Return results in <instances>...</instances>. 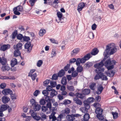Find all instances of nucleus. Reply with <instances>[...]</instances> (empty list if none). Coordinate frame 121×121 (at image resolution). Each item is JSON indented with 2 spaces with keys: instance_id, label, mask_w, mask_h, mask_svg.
<instances>
[{
  "instance_id": "obj_49",
  "label": "nucleus",
  "mask_w": 121,
  "mask_h": 121,
  "mask_svg": "<svg viewBox=\"0 0 121 121\" xmlns=\"http://www.w3.org/2000/svg\"><path fill=\"white\" fill-rule=\"evenodd\" d=\"M58 75H57L56 74H54L52 76V80H57L58 79Z\"/></svg>"
},
{
  "instance_id": "obj_29",
  "label": "nucleus",
  "mask_w": 121,
  "mask_h": 121,
  "mask_svg": "<svg viewBox=\"0 0 121 121\" xmlns=\"http://www.w3.org/2000/svg\"><path fill=\"white\" fill-rule=\"evenodd\" d=\"M61 83L63 85H66L67 83V80L66 77L65 76H64L62 77V78L61 81Z\"/></svg>"
},
{
  "instance_id": "obj_40",
  "label": "nucleus",
  "mask_w": 121,
  "mask_h": 121,
  "mask_svg": "<svg viewBox=\"0 0 121 121\" xmlns=\"http://www.w3.org/2000/svg\"><path fill=\"white\" fill-rule=\"evenodd\" d=\"M50 84L51 86L52 87H55L56 85V82H53L52 81H50Z\"/></svg>"
},
{
  "instance_id": "obj_19",
  "label": "nucleus",
  "mask_w": 121,
  "mask_h": 121,
  "mask_svg": "<svg viewBox=\"0 0 121 121\" xmlns=\"http://www.w3.org/2000/svg\"><path fill=\"white\" fill-rule=\"evenodd\" d=\"M90 118L89 115L88 113H86L83 116V119L82 121H87L88 120L89 118Z\"/></svg>"
},
{
  "instance_id": "obj_43",
  "label": "nucleus",
  "mask_w": 121,
  "mask_h": 121,
  "mask_svg": "<svg viewBox=\"0 0 121 121\" xmlns=\"http://www.w3.org/2000/svg\"><path fill=\"white\" fill-rule=\"evenodd\" d=\"M46 31L45 30H41L39 31V35L41 36H43L46 33Z\"/></svg>"
},
{
  "instance_id": "obj_15",
  "label": "nucleus",
  "mask_w": 121,
  "mask_h": 121,
  "mask_svg": "<svg viewBox=\"0 0 121 121\" xmlns=\"http://www.w3.org/2000/svg\"><path fill=\"white\" fill-rule=\"evenodd\" d=\"M2 102L5 104L8 102L10 100L9 98L6 96H4L2 98Z\"/></svg>"
},
{
  "instance_id": "obj_59",
  "label": "nucleus",
  "mask_w": 121,
  "mask_h": 121,
  "mask_svg": "<svg viewBox=\"0 0 121 121\" xmlns=\"http://www.w3.org/2000/svg\"><path fill=\"white\" fill-rule=\"evenodd\" d=\"M48 103L47 104V108H49V109H51V108L52 107V104L50 102H47Z\"/></svg>"
},
{
  "instance_id": "obj_36",
  "label": "nucleus",
  "mask_w": 121,
  "mask_h": 121,
  "mask_svg": "<svg viewBox=\"0 0 121 121\" xmlns=\"http://www.w3.org/2000/svg\"><path fill=\"white\" fill-rule=\"evenodd\" d=\"M17 63V60L16 59H15L14 60L12 61L11 62V65L12 67L14 66Z\"/></svg>"
},
{
  "instance_id": "obj_57",
  "label": "nucleus",
  "mask_w": 121,
  "mask_h": 121,
  "mask_svg": "<svg viewBox=\"0 0 121 121\" xmlns=\"http://www.w3.org/2000/svg\"><path fill=\"white\" fill-rule=\"evenodd\" d=\"M52 87L50 85H48L46 87V90L48 91H50L53 90Z\"/></svg>"
},
{
  "instance_id": "obj_12",
  "label": "nucleus",
  "mask_w": 121,
  "mask_h": 121,
  "mask_svg": "<svg viewBox=\"0 0 121 121\" xmlns=\"http://www.w3.org/2000/svg\"><path fill=\"white\" fill-rule=\"evenodd\" d=\"M104 89V88L102 85H100L98 87L97 89V91H96V94L99 95L100 94Z\"/></svg>"
},
{
  "instance_id": "obj_14",
  "label": "nucleus",
  "mask_w": 121,
  "mask_h": 121,
  "mask_svg": "<svg viewBox=\"0 0 121 121\" xmlns=\"http://www.w3.org/2000/svg\"><path fill=\"white\" fill-rule=\"evenodd\" d=\"M75 96L77 97V98H80L81 99H83L85 97V95L83 93H77L75 94Z\"/></svg>"
},
{
  "instance_id": "obj_25",
  "label": "nucleus",
  "mask_w": 121,
  "mask_h": 121,
  "mask_svg": "<svg viewBox=\"0 0 121 121\" xmlns=\"http://www.w3.org/2000/svg\"><path fill=\"white\" fill-rule=\"evenodd\" d=\"M66 118L69 121H73L75 119L74 117H73L72 114L71 115H68L66 116Z\"/></svg>"
},
{
  "instance_id": "obj_7",
  "label": "nucleus",
  "mask_w": 121,
  "mask_h": 121,
  "mask_svg": "<svg viewBox=\"0 0 121 121\" xmlns=\"http://www.w3.org/2000/svg\"><path fill=\"white\" fill-rule=\"evenodd\" d=\"M103 111L102 109L100 108H97L96 109L95 112L97 114L96 117L98 119H100L101 117H102Z\"/></svg>"
},
{
  "instance_id": "obj_48",
  "label": "nucleus",
  "mask_w": 121,
  "mask_h": 121,
  "mask_svg": "<svg viewBox=\"0 0 121 121\" xmlns=\"http://www.w3.org/2000/svg\"><path fill=\"white\" fill-rule=\"evenodd\" d=\"M86 65V66L89 68L93 65V64L91 62H88L86 63L85 64Z\"/></svg>"
},
{
  "instance_id": "obj_39",
  "label": "nucleus",
  "mask_w": 121,
  "mask_h": 121,
  "mask_svg": "<svg viewBox=\"0 0 121 121\" xmlns=\"http://www.w3.org/2000/svg\"><path fill=\"white\" fill-rule=\"evenodd\" d=\"M23 41H24L28 42L30 40V39L29 37L25 36H23Z\"/></svg>"
},
{
  "instance_id": "obj_52",
  "label": "nucleus",
  "mask_w": 121,
  "mask_h": 121,
  "mask_svg": "<svg viewBox=\"0 0 121 121\" xmlns=\"http://www.w3.org/2000/svg\"><path fill=\"white\" fill-rule=\"evenodd\" d=\"M63 115L61 114L59 115L58 117V119H57V121H61V119L63 117Z\"/></svg>"
},
{
  "instance_id": "obj_30",
  "label": "nucleus",
  "mask_w": 121,
  "mask_h": 121,
  "mask_svg": "<svg viewBox=\"0 0 121 121\" xmlns=\"http://www.w3.org/2000/svg\"><path fill=\"white\" fill-rule=\"evenodd\" d=\"M77 68V72L78 73L81 72L83 70V68L82 67L81 65H78Z\"/></svg>"
},
{
  "instance_id": "obj_55",
  "label": "nucleus",
  "mask_w": 121,
  "mask_h": 121,
  "mask_svg": "<svg viewBox=\"0 0 121 121\" xmlns=\"http://www.w3.org/2000/svg\"><path fill=\"white\" fill-rule=\"evenodd\" d=\"M48 91L46 90H44L42 92V94L44 95V96H46L48 95Z\"/></svg>"
},
{
  "instance_id": "obj_26",
  "label": "nucleus",
  "mask_w": 121,
  "mask_h": 121,
  "mask_svg": "<svg viewBox=\"0 0 121 121\" xmlns=\"http://www.w3.org/2000/svg\"><path fill=\"white\" fill-rule=\"evenodd\" d=\"M8 105L7 104L6 105H2L1 107H0V110L4 111L8 108Z\"/></svg>"
},
{
  "instance_id": "obj_41",
  "label": "nucleus",
  "mask_w": 121,
  "mask_h": 121,
  "mask_svg": "<svg viewBox=\"0 0 121 121\" xmlns=\"http://www.w3.org/2000/svg\"><path fill=\"white\" fill-rule=\"evenodd\" d=\"M90 54L89 53L85 55L84 57L86 60H88L91 57Z\"/></svg>"
},
{
  "instance_id": "obj_34",
  "label": "nucleus",
  "mask_w": 121,
  "mask_h": 121,
  "mask_svg": "<svg viewBox=\"0 0 121 121\" xmlns=\"http://www.w3.org/2000/svg\"><path fill=\"white\" fill-rule=\"evenodd\" d=\"M37 76V74L36 73H35L33 74H31L30 75H28L31 78L33 81H34L35 80Z\"/></svg>"
},
{
  "instance_id": "obj_58",
  "label": "nucleus",
  "mask_w": 121,
  "mask_h": 121,
  "mask_svg": "<svg viewBox=\"0 0 121 121\" xmlns=\"http://www.w3.org/2000/svg\"><path fill=\"white\" fill-rule=\"evenodd\" d=\"M94 106L96 108H100L101 105L99 103H95L94 104Z\"/></svg>"
},
{
  "instance_id": "obj_21",
  "label": "nucleus",
  "mask_w": 121,
  "mask_h": 121,
  "mask_svg": "<svg viewBox=\"0 0 121 121\" xmlns=\"http://www.w3.org/2000/svg\"><path fill=\"white\" fill-rule=\"evenodd\" d=\"M90 89L92 90H94L96 87V84L94 82L91 83L89 85Z\"/></svg>"
},
{
  "instance_id": "obj_11",
  "label": "nucleus",
  "mask_w": 121,
  "mask_h": 121,
  "mask_svg": "<svg viewBox=\"0 0 121 121\" xmlns=\"http://www.w3.org/2000/svg\"><path fill=\"white\" fill-rule=\"evenodd\" d=\"M22 44L21 43H19L16 45H14L13 46V48L15 50L21 49L22 48Z\"/></svg>"
},
{
  "instance_id": "obj_56",
  "label": "nucleus",
  "mask_w": 121,
  "mask_h": 121,
  "mask_svg": "<svg viewBox=\"0 0 121 121\" xmlns=\"http://www.w3.org/2000/svg\"><path fill=\"white\" fill-rule=\"evenodd\" d=\"M36 1V0H30L29 2L31 6L34 5Z\"/></svg>"
},
{
  "instance_id": "obj_35",
  "label": "nucleus",
  "mask_w": 121,
  "mask_h": 121,
  "mask_svg": "<svg viewBox=\"0 0 121 121\" xmlns=\"http://www.w3.org/2000/svg\"><path fill=\"white\" fill-rule=\"evenodd\" d=\"M67 88L69 91H74V87L73 86H67Z\"/></svg>"
},
{
  "instance_id": "obj_5",
  "label": "nucleus",
  "mask_w": 121,
  "mask_h": 121,
  "mask_svg": "<svg viewBox=\"0 0 121 121\" xmlns=\"http://www.w3.org/2000/svg\"><path fill=\"white\" fill-rule=\"evenodd\" d=\"M89 103L87 100H85L83 102L84 107H83L82 109V112L85 113H86L87 112L88 109L90 108V106L89 105Z\"/></svg>"
},
{
  "instance_id": "obj_45",
  "label": "nucleus",
  "mask_w": 121,
  "mask_h": 121,
  "mask_svg": "<svg viewBox=\"0 0 121 121\" xmlns=\"http://www.w3.org/2000/svg\"><path fill=\"white\" fill-rule=\"evenodd\" d=\"M15 8H16L17 10L20 12H22L23 10V7L21 6H18Z\"/></svg>"
},
{
  "instance_id": "obj_54",
  "label": "nucleus",
  "mask_w": 121,
  "mask_h": 121,
  "mask_svg": "<svg viewBox=\"0 0 121 121\" xmlns=\"http://www.w3.org/2000/svg\"><path fill=\"white\" fill-rule=\"evenodd\" d=\"M64 113L66 114H69L70 112V109L68 108H67L65 110H64Z\"/></svg>"
},
{
  "instance_id": "obj_1",
  "label": "nucleus",
  "mask_w": 121,
  "mask_h": 121,
  "mask_svg": "<svg viewBox=\"0 0 121 121\" xmlns=\"http://www.w3.org/2000/svg\"><path fill=\"white\" fill-rule=\"evenodd\" d=\"M102 61L104 64V66L107 68L108 70H109L113 69L114 65L115 64L116 61L115 60H111L109 56H104L103 60H101L100 62Z\"/></svg>"
},
{
  "instance_id": "obj_18",
  "label": "nucleus",
  "mask_w": 121,
  "mask_h": 121,
  "mask_svg": "<svg viewBox=\"0 0 121 121\" xmlns=\"http://www.w3.org/2000/svg\"><path fill=\"white\" fill-rule=\"evenodd\" d=\"M73 100L75 103L81 105L82 104V102L81 100L77 98H74Z\"/></svg>"
},
{
  "instance_id": "obj_46",
  "label": "nucleus",
  "mask_w": 121,
  "mask_h": 121,
  "mask_svg": "<svg viewBox=\"0 0 121 121\" xmlns=\"http://www.w3.org/2000/svg\"><path fill=\"white\" fill-rule=\"evenodd\" d=\"M40 104L41 105H44L46 103V101L44 98L41 99L39 101Z\"/></svg>"
},
{
  "instance_id": "obj_6",
  "label": "nucleus",
  "mask_w": 121,
  "mask_h": 121,
  "mask_svg": "<svg viewBox=\"0 0 121 121\" xmlns=\"http://www.w3.org/2000/svg\"><path fill=\"white\" fill-rule=\"evenodd\" d=\"M57 15L59 18V22L57 21V20L56 19V22L58 23L60 22L61 23L65 22L66 21V19L65 17H62V14L61 12H57Z\"/></svg>"
},
{
  "instance_id": "obj_51",
  "label": "nucleus",
  "mask_w": 121,
  "mask_h": 121,
  "mask_svg": "<svg viewBox=\"0 0 121 121\" xmlns=\"http://www.w3.org/2000/svg\"><path fill=\"white\" fill-rule=\"evenodd\" d=\"M30 102L33 106H34V105L36 104L35 101L34 99H31L30 100Z\"/></svg>"
},
{
  "instance_id": "obj_9",
  "label": "nucleus",
  "mask_w": 121,
  "mask_h": 121,
  "mask_svg": "<svg viewBox=\"0 0 121 121\" xmlns=\"http://www.w3.org/2000/svg\"><path fill=\"white\" fill-rule=\"evenodd\" d=\"M10 46L9 44H4L1 46L0 48V50L4 51L10 48Z\"/></svg>"
},
{
  "instance_id": "obj_3",
  "label": "nucleus",
  "mask_w": 121,
  "mask_h": 121,
  "mask_svg": "<svg viewBox=\"0 0 121 121\" xmlns=\"http://www.w3.org/2000/svg\"><path fill=\"white\" fill-rule=\"evenodd\" d=\"M117 51V48L115 47H112L111 45H108L103 53L104 56L106 57L108 55H113Z\"/></svg>"
},
{
  "instance_id": "obj_23",
  "label": "nucleus",
  "mask_w": 121,
  "mask_h": 121,
  "mask_svg": "<svg viewBox=\"0 0 121 121\" xmlns=\"http://www.w3.org/2000/svg\"><path fill=\"white\" fill-rule=\"evenodd\" d=\"M65 73L64 70L62 69L60 70L58 73V77H61L63 76Z\"/></svg>"
},
{
  "instance_id": "obj_62",
  "label": "nucleus",
  "mask_w": 121,
  "mask_h": 121,
  "mask_svg": "<svg viewBox=\"0 0 121 121\" xmlns=\"http://www.w3.org/2000/svg\"><path fill=\"white\" fill-rule=\"evenodd\" d=\"M6 59L5 58H4L2 59V61L1 62V63L3 65H5L6 62Z\"/></svg>"
},
{
  "instance_id": "obj_16",
  "label": "nucleus",
  "mask_w": 121,
  "mask_h": 121,
  "mask_svg": "<svg viewBox=\"0 0 121 121\" xmlns=\"http://www.w3.org/2000/svg\"><path fill=\"white\" fill-rule=\"evenodd\" d=\"M80 51L79 48H76L74 49L71 52V54L72 56L75 55L78 53Z\"/></svg>"
},
{
  "instance_id": "obj_17",
  "label": "nucleus",
  "mask_w": 121,
  "mask_h": 121,
  "mask_svg": "<svg viewBox=\"0 0 121 121\" xmlns=\"http://www.w3.org/2000/svg\"><path fill=\"white\" fill-rule=\"evenodd\" d=\"M57 94V92L55 90L53 89L50 93V96L51 98H53L54 96L56 95Z\"/></svg>"
},
{
  "instance_id": "obj_47",
  "label": "nucleus",
  "mask_w": 121,
  "mask_h": 121,
  "mask_svg": "<svg viewBox=\"0 0 121 121\" xmlns=\"http://www.w3.org/2000/svg\"><path fill=\"white\" fill-rule=\"evenodd\" d=\"M95 100V99L93 97H90L88 98L87 101L89 103H91L93 102Z\"/></svg>"
},
{
  "instance_id": "obj_50",
  "label": "nucleus",
  "mask_w": 121,
  "mask_h": 121,
  "mask_svg": "<svg viewBox=\"0 0 121 121\" xmlns=\"http://www.w3.org/2000/svg\"><path fill=\"white\" fill-rule=\"evenodd\" d=\"M50 81V80L47 79L43 82L44 86H47L49 84V82Z\"/></svg>"
},
{
  "instance_id": "obj_32",
  "label": "nucleus",
  "mask_w": 121,
  "mask_h": 121,
  "mask_svg": "<svg viewBox=\"0 0 121 121\" xmlns=\"http://www.w3.org/2000/svg\"><path fill=\"white\" fill-rule=\"evenodd\" d=\"M101 78L102 79V80H107L108 79L107 76L104 75L103 73H101Z\"/></svg>"
},
{
  "instance_id": "obj_44",
  "label": "nucleus",
  "mask_w": 121,
  "mask_h": 121,
  "mask_svg": "<svg viewBox=\"0 0 121 121\" xmlns=\"http://www.w3.org/2000/svg\"><path fill=\"white\" fill-rule=\"evenodd\" d=\"M112 114L113 115L114 119L117 118L118 117V113L117 112H112Z\"/></svg>"
},
{
  "instance_id": "obj_20",
  "label": "nucleus",
  "mask_w": 121,
  "mask_h": 121,
  "mask_svg": "<svg viewBox=\"0 0 121 121\" xmlns=\"http://www.w3.org/2000/svg\"><path fill=\"white\" fill-rule=\"evenodd\" d=\"M41 106L40 104H36L34 105L33 109L35 111H39L40 109Z\"/></svg>"
},
{
  "instance_id": "obj_42",
  "label": "nucleus",
  "mask_w": 121,
  "mask_h": 121,
  "mask_svg": "<svg viewBox=\"0 0 121 121\" xmlns=\"http://www.w3.org/2000/svg\"><path fill=\"white\" fill-rule=\"evenodd\" d=\"M78 75V72L76 70L74 71L72 73V77H77Z\"/></svg>"
},
{
  "instance_id": "obj_60",
  "label": "nucleus",
  "mask_w": 121,
  "mask_h": 121,
  "mask_svg": "<svg viewBox=\"0 0 121 121\" xmlns=\"http://www.w3.org/2000/svg\"><path fill=\"white\" fill-rule=\"evenodd\" d=\"M76 64L77 66L80 65V58H78L76 61Z\"/></svg>"
},
{
  "instance_id": "obj_33",
  "label": "nucleus",
  "mask_w": 121,
  "mask_h": 121,
  "mask_svg": "<svg viewBox=\"0 0 121 121\" xmlns=\"http://www.w3.org/2000/svg\"><path fill=\"white\" fill-rule=\"evenodd\" d=\"M13 11L14 12V13L17 15H19L20 14V13L19 12V11L17 10L16 8H14L13 9Z\"/></svg>"
},
{
  "instance_id": "obj_8",
  "label": "nucleus",
  "mask_w": 121,
  "mask_h": 121,
  "mask_svg": "<svg viewBox=\"0 0 121 121\" xmlns=\"http://www.w3.org/2000/svg\"><path fill=\"white\" fill-rule=\"evenodd\" d=\"M33 45H31V42H27L24 45L25 48L28 49V52H30L32 49Z\"/></svg>"
},
{
  "instance_id": "obj_61",
  "label": "nucleus",
  "mask_w": 121,
  "mask_h": 121,
  "mask_svg": "<svg viewBox=\"0 0 121 121\" xmlns=\"http://www.w3.org/2000/svg\"><path fill=\"white\" fill-rule=\"evenodd\" d=\"M41 109L42 111L44 112H46L48 110L47 107H46V106H42Z\"/></svg>"
},
{
  "instance_id": "obj_13",
  "label": "nucleus",
  "mask_w": 121,
  "mask_h": 121,
  "mask_svg": "<svg viewBox=\"0 0 121 121\" xmlns=\"http://www.w3.org/2000/svg\"><path fill=\"white\" fill-rule=\"evenodd\" d=\"M85 6V5L84 3L81 2L78 5L77 9L78 11H81Z\"/></svg>"
},
{
  "instance_id": "obj_24",
  "label": "nucleus",
  "mask_w": 121,
  "mask_h": 121,
  "mask_svg": "<svg viewBox=\"0 0 121 121\" xmlns=\"http://www.w3.org/2000/svg\"><path fill=\"white\" fill-rule=\"evenodd\" d=\"M17 31L16 30H14L13 32L12 33L11 35V36L12 37V38L13 39H14L16 37V36L17 35Z\"/></svg>"
},
{
  "instance_id": "obj_28",
  "label": "nucleus",
  "mask_w": 121,
  "mask_h": 121,
  "mask_svg": "<svg viewBox=\"0 0 121 121\" xmlns=\"http://www.w3.org/2000/svg\"><path fill=\"white\" fill-rule=\"evenodd\" d=\"M0 79L5 80L8 79H14L15 78H14L13 77H11V78H9V77L7 76H0Z\"/></svg>"
},
{
  "instance_id": "obj_63",
  "label": "nucleus",
  "mask_w": 121,
  "mask_h": 121,
  "mask_svg": "<svg viewBox=\"0 0 121 121\" xmlns=\"http://www.w3.org/2000/svg\"><path fill=\"white\" fill-rule=\"evenodd\" d=\"M101 97L99 95H97L96 96L95 98V100L97 101L98 102H99L101 100Z\"/></svg>"
},
{
  "instance_id": "obj_53",
  "label": "nucleus",
  "mask_w": 121,
  "mask_h": 121,
  "mask_svg": "<svg viewBox=\"0 0 121 121\" xmlns=\"http://www.w3.org/2000/svg\"><path fill=\"white\" fill-rule=\"evenodd\" d=\"M43 63V61L41 60H39L38 61L37 63V65L38 67H40Z\"/></svg>"
},
{
  "instance_id": "obj_22",
  "label": "nucleus",
  "mask_w": 121,
  "mask_h": 121,
  "mask_svg": "<svg viewBox=\"0 0 121 121\" xmlns=\"http://www.w3.org/2000/svg\"><path fill=\"white\" fill-rule=\"evenodd\" d=\"M13 54L14 56L15 57H16L20 56L21 53L19 49H16L14 51Z\"/></svg>"
},
{
  "instance_id": "obj_27",
  "label": "nucleus",
  "mask_w": 121,
  "mask_h": 121,
  "mask_svg": "<svg viewBox=\"0 0 121 121\" xmlns=\"http://www.w3.org/2000/svg\"><path fill=\"white\" fill-rule=\"evenodd\" d=\"M99 52L98 50L96 48H95L92 50L91 52V55H95L97 54Z\"/></svg>"
},
{
  "instance_id": "obj_37",
  "label": "nucleus",
  "mask_w": 121,
  "mask_h": 121,
  "mask_svg": "<svg viewBox=\"0 0 121 121\" xmlns=\"http://www.w3.org/2000/svg\"><path fill=\"white\" fill-rule=\"evenodd\" d=\"M23 35L21 34H17V39L19 40H21L23 38Z\"/></svg>"
},
{
  "instance_id": "obj_2",
  "label": "nucleus",
  "mask_w": 121,
  "mask_h": 121,
  "mask_svg": "<svg viewBox=\"0 0 121 121\" xmlns=\"http://www.w3.org/2000/svg\"><path fill=\"white\" fill-rule=\"evenodd\" d=\"M102 63V61L100 63H96L94 65V67L96 68L95 71L97 73L95 75L94 78V79L95 80L101 78V73L104 70V68L103 67L104 64Z\"/></svg>"
},
{
  "instance_id": "obj_4",
  "label": "nucleus",
  "mask_w": 121,
  "mask_h": 121,
  "mask_svg": "<svg viewBox=\"0 0 121 121\" xmlns=\"http://www.w3.org/2000/svg\"><path fill=\"white\" fill-rule=\"evenodd\" d=\"M2 93L4 95L9 94L11 95V98L12 100L16 99V98L14 94H13L12 91L9 88L5 89L2 91Z\"/></svg>"
},
{
  "instance_id": "obj_38",
  "label": "nucleus",
  "mask_w": 121,
  "mask_h": 121,
  "mask_svg": "<svg viewBox=\"0 0 121 121\" xmlns=\"http://www.w3.org/2000/svg\"><path fill=\"white\" fill-rule=\"evenodd\" d=\"M71 101L70 100L68 99H65L62 103L63 104L65 105L69 104L71 103Z\"/></svg>"
},
{
  "instance_id": "obj_10",
  "label": "nucleus",
  "mask_w": 121,
  "mask_h": 121,
  "mask_svg": "<svg viewBox=\"0 0 121 121\" xmlns=\"http://www.w3.org/2000/svg\"><path fill=\"white\" fill-rule=\"evenodd\" d=\"M30 113L31 114V116L34 119H35L36 120H39L40 117H38L37 115V114H35V113L34 110H30Z\"/></svg>"
},
{
  "instance_id": "obj_64",
  "label": "nucleus",
  "mask_w": 121,
  "mask_h": 121,
  "mask_svg": "<svg viewBox=\"0 0 121 121\" xmlns=\"http://www.w3.org/2000/svg\"><path fill=\"white\" fill-rule=\"evenodd\" d=\"M51 98L50 96H49L48 95L46 96L45 98V101H46L47 102H50Z\"/></svg>"
},
{
  "instance_id": "obj_31",
  "label": "nucleus",
  "mask_w": 121,
  "mask_h": 121,
  "mask_svg": "<svg viewBox=\"0 0 121 121\" xmlns=\"http://www.w3.org/2000/svg\"><path fill=\"white\" fill-rule=\"evenodd\" d=\"M82 91L85 95H88L90 93V90L88 89H85L82 90Z\"/></svg>"
}]
</instances>
